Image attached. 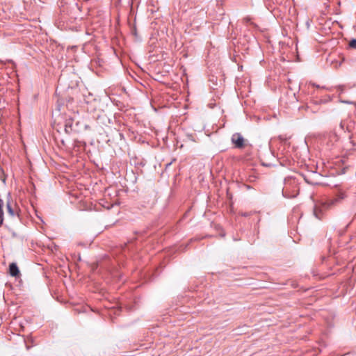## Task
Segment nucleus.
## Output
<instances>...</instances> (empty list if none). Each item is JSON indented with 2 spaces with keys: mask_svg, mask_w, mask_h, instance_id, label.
I'll list each match as a JSON object with an SVG mask.
<instances>
[{
  "mask_svg": "<svg viewBox=\"0 0 356 356\" xmlns=\"http://www.w3.org/2000/svg\"><path fill=\"white\" fill-rule=\"evenodd\" d=\"M343 195L341 194L339 198H334L329 202L316 203L314 206V215L318 219H321L323 216V211L328 209L330 206L337 203L339 199H343Z\"/></svg>",
  "mask_w": 356,
  "mask_h": 356,
  "instance_id": "obj_1",
  "label": "nucleus"
},
{
  "mask_svg": "<svg viewBox=\"0 0 356 356\" xmlns=\"http://www.w3.org/2000/svg\"><path fill=\"white\" fill-rule=\"evenodd\" d=\"M3 207V201L1 199H0V227L2 226L3 220H4Z\"/></svg>",
  "mask_w": 356,
  "mask_h": 356,
  "instance_id": "obj_4",
  "label": "nucleus"
},
{
  "mask_svg": "<svg viewBox=\"0 0 356 356\" xmlns=\"http://www.w3.org/2000/svg\"><path fill=\"white\" fill-rule=\"evenodd\" d=\"M349 46L352 48L356 49V39H353L349 42Z\"/></svg>",
  "mask_w": 356,
  "mask_h": 356,
  "instance_id": "obj_6",
  "label": "nucleus"
},
{
  "mask_svg": "<svg viewBox=\"0 0 356 356\" xmlns=\"http://www.w3.org/2000/svg\"><path fill=\"white\" fill-rule=\"evenodd\" d=\"M243 20H244L245 22H250V17H245V18L243 19Z\"/></svg>",
  "mask_w": 356,
  "mask_h": 356,
  "instance_id": "obj_10",
  "label": "nucleus"
},
{
  "mask_svg": "<svg viewBox=\"0 0 356 356\" xmlns=\"http://www.w3.org/2000/svg\"><path fill=\"white\" fill-rule=\"evenodd\" d=\"M9 232H10V235H11V236L13 238H18V237H19V234L15 232V231L10 229Z\"/></svg>",
  "mask_w": 356,
  "mask_h": 356,
  "instance_id": "obj_7",
  "label": "nucleus"
},
{
  "mask_svg": "<svg viewBox=\"0 0 356 356\" xmlns=\"http://www.w3.org/2000/svg\"><path fill=\"white\" fill-rule=\"evenodd\" d=\"M355 133L356 134V131Z\"/></svg>",
  "mask_w": 356,
  "mask_h": 356,
  "instance_id": "obj_12",
  "label": "nucleus"
},
{
  "mask_svg": "<svg viewBox=\"0 0 356 356\" xmlns=\"http://www.w3.org/2000/svg\"><path fill=\"white\" fill-rule=\"evenodd\" d=\"M353 122H350L349 124L347 125V129L349 132L353 131L354 129H352V124H354Z\"/></svg>",
  "mask_w": 356,
  "mask_h": 356,
  "instance_id": "obj_8",
  "label": "nucleus"
},
{
  "mask_svg": "<svg viewBox=\"0 0 356 356\" xmlns=\"http://www.w3.org/2000/svg\"><path fill=\"white\" fill-rule=\"evenodd\" d=\"M232 143L235 147L241 149L245 146V140L242 135L239 133H235L232 136Z\"/></svg>",
  "mask_w": 356,
  "mask_h": 356,
  "instance_id": "obj_2",
  "label": "nucleus"
},
{
  "mask_svg": "<svg viewBox=\"0 0 356 356\" xmlns=\"http://www.w3.org/2000/svg\"><path fill=\"white\" fill-rule=\"evenodd\" d=\"M9 273L13 277H17L19 275V268L15 263H11L9 265Z\"/></svg>",
  "mask_w": 356,
  "mask_h": 356,
  "instance_id": "obj_3",
  "label": "nucleus"
},
{
  "mask_svg": "<svg viewBox=\"0 0 356 356\" xmlns=\"http://www.w3.org/2000/svg\"><path fill=\"white\" fill-rule=\"evenodd\" d=\"M7 210H8V213L11 216H14L15 215V210L13 209L12 207V205L10 204V202H7Z\"/></svg>",
  "mask_w": 356,
  "mask_h": 356,
  "instance_id": "obj_5",
  "label": "nucleus"
},
{
  "mask_svg": "<svg viewBox=\"0 0 356 356\" xmlns=\"http://www.w3.org/2000/svg\"><path fill=\"white\" fill-rule=\"evenodd\" d=\"M309 84H310L311 86H312L313 87H316V88H321V87H320V86L316 85V84H315V83H310Z\"/></svg>",
  "mask_w": 356,
  "mask_h": 356,
  "instance_id": "obj_9",
  "label": "nucleus"
},
{
  "mask_svg": "<svg viewBox=\"0 0 356 356\" xmlns=\"http://www.w3.org/2000/svg\"><path fill=\"white\" fill-rule=\"evenodd\" d=\"M340 126H341V127L342 129H343V122H341Z\"/></svg>",
  "mask_w": 356,
  "mask_h": 356,
  "instance_id": "obj_11",
  "label": "nucleus"
}]
</instances>
